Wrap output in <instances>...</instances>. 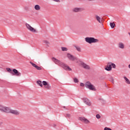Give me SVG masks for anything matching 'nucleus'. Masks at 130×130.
<instances>
[{"instance_id":"nucleus-1","label":"nucleus","mask_w":130,"mask_h":130,"mask_svg":"<svg viewBox=\"0 0 130 130\" xmlns=\"http://www.w3.org/2000/svg\"><path fill=\"white\" fill-rule=\"evenodd\" d=\"M52 60L56 64H57L58 66H59V67L63 68L65 71H72V69L70 68L69 66H67V64H65L64 63L60 61V60L56 59V58L53 57Z\"/></svg>"},{"instance_id":"nucleus-2","label":"nucleus","mask_w":130,"mask_h":130,"mask_svg":"<svg viewBox=\"0 0 130 130\" xmlns=\"http://www.w3.org/2000/svg\"><path fill=\"white\" fill-rule=\"evenodd\" d=\"M7 71L9 72L12 76H17V77H21V73L19 72L17 69H13L12 72V69L11 68H7Z\"/></svg>"},{"instance_id":"nucleus-3","label":"nucleus","mask_w":130,"mask_h":130,"mask_svg":"<svg viewBox=\"0 0 130 130\" xmlns=\"http://www.w3.org/2000/svg\"><path fill=\"white\" fill-rule=\"evenodd\" d=\"M84 86L87 88V89H89L91 91H96V88H95V86L93 85V84H92L90 81H87L85 82Z\"/></svg>"},{"instance_id":"nucleus-4","label":"nucleus","mask_w":130,"mask_h":130,"mask_svg":"<svg viewBox=\"0 0 130 130\" xmlns=\"http://www.w3.org/2000/svg\"><path fill=\"white\" fill-rule=\"evenodd\" d=\"M85 41L87 42V43L91 44V43H96V42H98L99 40L93 37H86L85 38Z\"/></svg>"},{"instance_id":"nucleus-5","label":"nucleus","mask_w":130,"mask_h":130,"mask_svg":"<svg viewBox=\"0 0 130 130\" xmlns=\"http://www.w3.org/2000/svg\"><path fill=\"white\" fill-rule=\"evenodd\" d=\"M0 111H1L2 112L9 113V112H10V108L0 105Z\"/></svg>"},{"instance_id":"nucleus-6","label":"nucleus","mask_w":130,"mask_h":130,"mask_svg":"<svg viewBox=\"0 0 130 130\" xmlns=\"http://www.w3.org/2000/svg\"><path fill=\"white\" fill-rule=\"evenodd\" d=\"M25 26H26L27 29H28V30H29V31H30L31 32H32L33 33H36V29H35L34 28H33L32 26H31V25H30V24H29L28 23H26Z\"/></svg>"},{"instance_id":"nucleus-7","label":"nucleus","mask_w":130,"mask_h":130,"mask_svg":"<svg viewBox=\"0 0 130 130\" xmlns=\"http://www.w3.org/2000/svg\"><path fill=\"white\" fill-rule=\"evenodd\" d=\"M67 57L70 59V60H72V61H74L77 59V57L74 56V55L71 54L70 53H68L67 54Z\"/></svg>"},{"instance_id":"nucleus-8","label":"nucleus","mask_w":130,"mask_h":130,"mask_svg":"<svg viewBox=\"0 0 130 130\" xmlns=\"http://www.w3.org/2000/svg\"><path fill=\"white\" fill-rule=\"evenodd\" d=\"M42 83H43V85L44 86H45V88H46V89H48V90L50 89V88H51V86H50V85H49V84H48L47 81H43Z\"/></svg>"},{"instance_id":"nucleus-9","label":"nucleus","mask_w":130,"mask_h":130,"mask_svg":"<svg viewBox=\"0 0 130 130\" xmlns=\"http://www.w3.org/2000/svg\"><path fill=\"white\" fill-rule=\"evenodd\" d=\"M8 113H12V114H14V115H19L20 114V113L18 112L17 110H12L9 108V112Z\"/></svg>"},{"instance_id":"nucleus-10","label":"nucleus","mask_w":130,"mask_h":130,"mask_svg":"<svg viewBox=\"0 0 130 130\" xmlns=\"http://www.w3.org/2000/svg\"><path fill=\"white\" fill-rule=\"evenodd\" d=\"M83 100V102L86 104V105H88V106H91V102H90V100L87 98H83L82 99Z\"/></svg>"},{"instance_id":"nucleus-11","label":"nucleus","mask_w":130,"mask_h":130,"mask_svg":"<svg viewBox=\"0 0 130 130\" xmlns=\"http://www.w3.org/2000/svg\"><path fill=\"white\" fill-rule=\"evenodd\" d=\"M105 70L106 71H107L108 72H109L112 70V67H111V65H110V62H109L108 63V64L106 67H105Z\"/></svg>"},{"instance_id":"nucleus-12","label":"nucleus","mask_w":130,"mask_h":130,"mask_svg":"<svg viewBox=\"0 0 130 130\" xmlns=\"http://www.w3.org/2000/svg\"><path fill=\"white\" fill-rule=\"evenodd\" d=\"M81 65L82 66L83 68L85 69V70H90V66H89V65H87V64L84 62H82L81 63Z\"/></svg>"},{"instance_id":"nucleus-13","label":"nucleus","mask_w":130,"mask_h":130,"mask_svg":"<svg viewBox=\"0 0 130 130\" xmlns=\"http://www.w3.org/2000/svg\"><path fill=\"white\" fill-rule=\"evenodd\" d=\"M79 120H81V121H84L85 123H89V120H87L86 118L85 117H79Z\"/></svg>"},{"instance_id":"nucleus-14","label":"nucleus","mask_w":130,"mask_h":130,"mask_svg":"<svg viewBox=\"0 0 130 130\" xmlns=\"http://www.w3.org/2000/svg\"><path fill=\"white\" fill-rule=\"evenodd\" d=\"M95 18H96V19L97 20V21L98 22H99L100 23V24H101L102 25V26H103V24L102 23V19H101V18L100 17H99V16H98V15H96Z\"/></svg>"},{"instance_id":"nucleus-15","label":"nucleus","mask_w":130,"mask_h":130,"mask_svg":"<svg viewBox=\"0 0 130 130\" xmlns=\"http://www.w3.org/2000/svg\"><path fill=\"white\" fill-rule=\"evenodd\" d=\"M118 48H120L121 49H124V44L121 42H119L118 44Z\"/></svg>"},{"instance_id":"nucleus-16","label":"nucleus","mask_w":130,"mask_h":130,"mask_svg":"<svg viewBox=\"0 0 130 130\" xmlns=\"http://www.w3.org/2000/svg\"><path fill=\"white\" fill-rule=\"evenodd\" d=\"M35 10H36V11H40V10H41V7L39 5H36L35 6Z\"/></svg>"},{"instance_id":"nucleus-17","label":"nucleus","mask_w":130,"mask_h":130,"mask_svg":"<svg viewBox=\"0 0 130 130\" xmlns=\"http://www.w3.org/2000/svg\"><path fill=\"white\" fill-rule=\"evenodd\" d=\"M74 47L76 48V50H77V51H78L79 52H81V51H82L81 49V47L75 45Z\"/></svg>"},{"instance_id":"nucleus-18","label":"nucleus","mask_w":130,"mask_h":130,"mask_svg":"<svg viewBox=\"0 0 130 130\" xmlns=\"http://www.w3.org/2000/svg\"><path fill=\"white\" fill-rule=\"evenodd\" d=\"M81 11V8H75L73 9V12H75V13H78Z\"/></svg>"},{"instance_id":"nucleus-19","label":"nucleus","mask_w":130,"mask_h":130,"mask_svg":"<svg viewBox=\"0 0 130 130\" xmlns=\"http://www.w3.org/2000/svg\"><path fill=\"white\" fill-rule=\"evenodd\" d=\"M37 84L39 86H40V87H43V85L42 84V81H41V80H38L37 81Z\"/></svg>"},{"instance_id":"nucleus-20","label":"nucleus","mask_w":130,"mask_h":130,"mask_svg":"<svg viewBox=\"0 0 130 130\" xmlns=\"http://www.w3.org/2000/svg\"><path fill=\"white\" fill-rule=\"evenodd\" d=\"M124 80H125V83H126V84H128L129 85V84H130L129 80L127 78H126V77H125V76L124 77Z\"/></svg>"},{"instance_id":"nucleus-21","label":"nucleus","mask_w":130,"mask_h":130,"mask_svg":"<svg viewBox=\"0 0 130 130\" xmlns=\"http://www.w3.org/2000/svg\"><path fill=\"white\" fill-rule=\"evenodd\" d=\"M110 25L112 29H114V27H115V23L114 22H110Z\"/></svg>"},{"instance_id":"nucleus-22","label":"nucleus","mask_w":130,"mask_h":130,"mask_svg":"<svg viewBox=\"0 0 130 130\" xmlns=\"http://www.w3.org/2000/svg\"><path fill=\"white\" fill-rule=\"evenodd\" d=\"M44 43H45V44H46V45H47V46H48V47H49V45L50 44V43H49V42L45 40V41H44Z\"/></svg>"},{"instance_id":"nucleus-23","label":"nucleus","mask_w":130,"mask_h":130,"mask_svg":"<svg viewBox=\"0 0 130 130\" xmlns=\"http://www.w3.org/2000/svg\"><path fill=\"white\" fill-rule=\"evenodd\" d=\"M110 64L113 69H116V65H115V64L114 63L110 62Z\"/></svg>"},{"instance_id":"nucleus-24","label":"nucleus","mask_w":130,"mask_h":130,"mask_svg":"<svg viewBox=\"0 0 130 130\" xmlns=\"http://www.w3.org/2000/svg\"><path fill=\"white\" fill-rule=\"evenodd\" d=\"M61 50L62 51H68V48L64 47H61Z\"/></svg>"},{"instance_id":"nucleus-25","label":"nucleus","mask_w":130,"mask_h":130,"mask_svg":"<svg viewBox=\"0 0 130 130\" xmlns=\"http://www.w3.org/2000/svg\"><path fill=\"white\" fill-rule=\"evenodd\" d=\"M30 64H31L32 66V67H34V68H36V67L37 66V65H36V64L32 63V61H30L29 62Z\"/></svg>"},{"instance_id":"nucleus-26","label":"nucleus","mask_w":130,"mask_h":130,"mask_svg":"<svg viewBox=\"0 0 130 130\" xmlns=\"http://www.w3.org/2000/svg\"><path fill=\"white\" fill-rule=\"evenodd\" d=\"M74 83H78L79 82V79H78L77 78H74Z\"/></svg>"},{"instance_id":"nucleus-27","label":"nucleus","mask_w":130,"mask_h":130,"mask_svg":"<svg viewBox=\"0 0 130 130\" xmlns=\"http://www.w3.org/2000/svg\"><path fill=\"white\" fill-rule=\"evenodd\" d=\"M36 68L38 70V71H41V70H42V69L41 68V67H39L37 65V66L36 67Z\"/></svg>"},{"instance_id":"nucleus-28","label":"nucleus","mask_w":130,"mask_h":130,"mask_svg":"<svg viewBox=\"0 0 130 130\" xmlns=\"http://www.w3.org/2000/svg\"><path fill=\"white\" fill-rule=\"evenodd\" d=\"M95 116L98 119H100V118H101V116H100V115L99 114H97Z\"/></svg>"},{"instance_id":"nucleus-29","label":"nucleus","mask_w":130,"mask_h":130,"mask_svg":"<svg viewBox=\"0 0 130 130\" xmlns=\"http://www.w3.org/2000/svg\"><path fill=\"white\" fill-rule=\"evenodd\" d=\"M110 81L113 83L114 82V79L113 78V77H110Z\"/></svg>"},{"instance_id":"nucleus-30","label":"nucleus","mask_w":130,"mask_h":130,"mask_svg":"<svg viewBox=\"0 0 130 130\" xmlns=\"http://www.w3.org/2000/svg\"><path fill=\"white\" fill-rule=\"evenodd\" d=\"M53 2H55L56 3H60V0H52Z\"/></svg>"},{"instance_id":"nucleus-31","label":"nucleus","mask_w":130,"mask_h":130,"mask_svg":"<svg viewBox=\"0 0 130 130\" xmlns=\"http://www.w3.org/2000/svg\"><path fill=\"white\" fill-rule=\"evenodd\" d=\"M80 86L81 87H84V86H85V84H84V83H80Z\"/></svg>"},{"instance_id":"nucleus-32","label":"nucleus","mask_w":130,"mask_h":130,"mask_svg":"<svg viewBox=\"0 0 130 130\" xmlns=\"http://www.w3.org/2000/svg\"><path fill=\"white\" fill-rule=\"evenodd\" d=\"M71 116V114H67V116H66V117H70Z\"/></svg>"},{"instance_id":"nucleus-33","label":"nucleus","mask_w":130,"mask_h":130,"mask_svg":"<svg viewBox=\"0 0 130 130\" xmlns=\"http://www.w3.org/2000/svg\"><path fill=\"white\" fill-rule=\"evenodd\" d=\"M2 124H3V123L0 122V126L2 125Z\"/></svg>"},{"instance_id":"nucleus-34","label":"nucleus","mask_w":130,"mask_h":130,"mask_svg":"<svg viewBox=\"0 0 130 130\" xmlns=\"http://www.w3.org/2000/svg\"><path fill=\"white\" fill-rule=\"evenodd\" d=\"M128 68L130 69V64L128 65Z\"/></svg>"},{"instance_id":"nucleus-35","label":"nucleus","mask_w":130,"mask_h":130,"mask_svg":"<svg viewBox=\"0 0 130 130\" xmlns=\"http://www.w3.org/2000/svg\"><path fill=\"white\" fill-rule=\"evenodd\" d=\"M54 125L55 126H56V125L55 124H54Z\"/></svg>"},{"instance_id":"nucleus-36","label":"nucleus","mask_w":130,"mask_h":130,"mask_svg":"<svg viewBox=\"0 0 130 130\" xmlns=\"http://www.w3.org/2000/svg\"><path fill=\"white\" fill-rule=\"evenodd\" d=\"M64 108H66V107H63Z\"/></svg>"},{"instance_id":"nucleus-37","label":"nucleus","mask_w":130,"mask_h":130,"mask_svg":"<svg viewBox=\"0 0 130 130\" xmlns=\"http://www.w3.org/2000/svg\"><path fill=\"white\" fill-rule=\"evenodd\" d=\"M88 1H92V0H88Z\"/></svg>"}]
</instances>
